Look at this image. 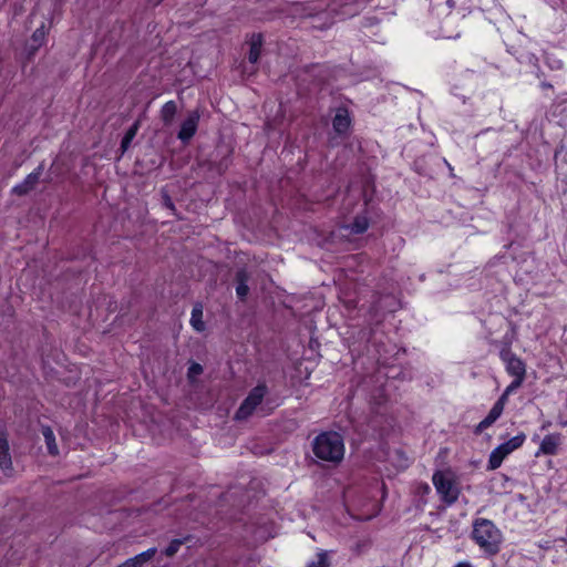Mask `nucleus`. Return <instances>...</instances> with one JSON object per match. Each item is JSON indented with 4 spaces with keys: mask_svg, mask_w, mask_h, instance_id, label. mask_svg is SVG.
I'll return each mask as SVG.
<instances>
[{
    "mask_svg": "<svg viewBox=\"0 0 567 567\" xmlns=\"http://www.w3.org/2000/svg\"><path fill=\"white\" fill-rule=\"evenodd\" d=\"M360 258H361V255H358V254H357V257H355L357 266L361 262V261H360Z\"/></svg>",
    "mask_w": 567,
    "mask_h": 567,
    "instance_id": "nucleus-40",
    "label": "nucleus"
},
{
    "mask_svg": "<svg viewBox=\"0 0 567 567\" xmlns=\"http://www.w3.org/2000/svg\"><path fill=\"white\" fill-rule=\"evenodd\" d=\"M455 567H472L470 563H458Z\"/></svg>",
    "mask_w": 567,
    "mask_h": 567,
    "instance_id": "nucleus-37",
    "label": "nucleus"
},
{
    "mask_svg": "<svg viewBox=\"0 0 567 567\" xmlns=\"http://www.w3.org/2000/svg\"><path fill=\"white\" fill-rule=\"evenodd\" d=\"M371 379L374 380L375 383H379L378 389L373 393L372 398L377 404H382L389 398L388 388L390 385V381L411 380L412 375L409 370L401 365H385L382 363L378 367Z\"/></svg>",
    "mask_w": 567,
    "mask_h": 567,
    "instance_id": "nucleus-3",
    "label": "nucleus"
},
{
    "mask_svg": "<svg viewBox=\"0 0 567 567\" xmlns=\"http://www.w3.org/2000/svg\"><path fill=\"white\" fill-rule=\"evenodd\" d=\"M163 0H147L148 3H151L152 6H158Z\"/></svg>",
    "mask_w": 567,
    "mask_h": 567,
    "instance_id": "nucleus-36",
    "label": "nucleus"
},
{
    "mask_svg": "<svg viewBox=\"0 0 567 567\" xmlns=\"http://www.w3.org/2000/svg\"><path fill=\"white\" fill-rule=\"evenodd\" d=\"M138 128H140V122L138 121L134 122L127 128V131L125 132V134H124V136L122 137V141H121V151H122V153H125L128 150V147L131 146L132 141L134 140V137L137 134Z\"/></svg>",
    "mask_w": 567,
    "mask_h": 567,
    "instance_id": "nucleus-21",
    "label": "nucleus"
},
{
    "mask_svg": "<svg viewBox=\"0 0 567 567\" xmlns=\"http://www.w3.org/2000/svg\"><path fill=\"white\" fill-rule=\"evenodd\" d=\"M472 539L489 557L497 555L503 540L502 532L487 518H476L473 522Z\"/></svg>",
    "mask_w": 567,
    "mask_h": 567,
    "instance_id": "nucleus-1",
    "label": "nucleus"
},
{
    "mask_svg": "<svg viewBox=\"0 0 567 567\" xmlns=\"http://www.w3.org/2000/svg\"><path fill=\"white\" fill-rule=\"evenodd\" d=\"M231 164V158L229 155L223 157L218 164L216 165V171L219 175H223Z\"/></svg>",
    "mask_w": 567,
    "mask_h": 567,
    "instance_id": "nucleus-29",
    "label": "nucleus"
},
{
    "mask_svg": "<svg viewBox=\"0 0 567 567\" xmlns=\"http://www.w3.org/2000/svg\"><path fill=\"white\" fill-rule=\"evenodd\" d=\"M267 393L268 386L265 382H259L254 386L235 412V420L245 421L249 419L256 409L264 402Z\"/></svg>",
    "mask_w": 567,
    "mask_h": 567,
    "instance_id": "nucleus-4",
    "label": "nucleus"
},
{
    "mask_svg": "<svg viewBox=\"0 0 567 567\" xmlns=\"http://www.w3.org/2000/svg\"><path fill=\"white\" fill-rule=\"evenodd\" d=\"M42 435L45 441V445L48 449V453L51 456H58L59 455V447L55 442V435L53 433V430L49 425H43L41 429Z\"/></svg>",
    "mask_w": 567,
    "mask_h": 567,
    "instance_id": "nucleus-18",
    "label": "nucleus"
},
{
    "mask_svg": "<svg viewBox=\"0 0 567 567\" xmlns=\"http://www.w3.org/2000/svg\"><path fill=\"white\" fill-rule=\"evenodd\" d=\"M350 125V117L346 110L339 109L332 120V127L338 134L344 133Z\"/></svg>",
    "mask_w": 567,
    "mask_h": 567,
    "instance_id": "nucleus-16",
    "label": "nucleus"
},
{
    "mask_svg": "<svg viewBox=\"0 0 567 567\" xmlns=\"http://www.w3.org/2000/svg\"><path fill=\"white\" fill-rule=\"evenodd\" d=\"M0 468L2 471L12 470V458L6 431H0Z\"/></svg>",
    "mask_w": 567,
    "mask_h": 567,
    "instance_id": "nucleus-12",
    "label": "nucleus"
},
{
    "mask_svg": "<svg viewBox=\"0 0 567 567\" xmlns=\"http://www.w3.org/2000/svg\"><path fill=\"white\" fill-rule=\"evenodd\" d=\"M279 404L280 403H276L271 399H267L266 402H265V406H262L261 410L265 411L266 408H267V411H266L265 414L268 415V414L272 413L274 409L279 406Z\"/></svg>",
    "mask_w": 567,
    "mask_h": 567,
    "instance_id": "nucleus-32",
    "label": "nucleus"
},
{
    "mask_svg": "<svg viewBox=\"0 0 567 567\" xmlns=\"http://www.w3.org/2000/svg\"><path fill=\"white\" fill-rule=\"evenodd\" d=\"M499 358L506 365V371L514 378H525L526 368L523 360L512 352L511 346L505 343L499 350Z\"/></svg>",
    "mask_w": 567,
    "mask_h": 567,
    "instance_id": "nucleus-8",
    "label": "nucleus"
},
{
    "mask_svg": "<svg viewBox=\"0 0 567 567\" xmlns=\"http://www.w3.org/2000/svg\"><path fill=\"white\" fill-rule=\"evenodd\" d=\"M204 306L202 302H196L193 306L189 323L196 332H204L206 324L203 320Z\"/></svg>",
    "mask_w": 567,
    "mask_h": 567,
    "instance_id": "nucleus-15",
    "label": "nucleus"
},
{
    "mask_svg": "<svg viewBox=\"0 0 567 567\" xmlns=\"http://www.w3.org/2000/svg\"><path fill=\"white\" fill-rule=\"evenodd\" d=\"M117 567H135V565L132 561H130L128 558L124 563L120 564Z\"/></svg>",
    "mask_w": 567,
    "mask_h": 567,
    "instance_id": "nucleus-35",
    "label": "nucleus"
},
{
    "mask_svg": "<svg viewBox=\"0 0 567 567\" xmlns=\"http://www.w3.org/2000/svg\"><path fill=\"white\" fill-rule=\"evenodd\" d=\"M249 52H248V61L251 64H256L261 55V49L264 45V35L262 33H252L248 40Z\"/></svg>",
    "mask_w": 567,
    "mask_h": 567,
    "instance_id": "nucleus-13",
    "label": "nucleus"
},
{
    "mask_svg": "<svg viewBox=\"0 0 567 567\" xmlns=\"http://www.w3.org/2000/svg\"><path fill=\"white\" fill-rule=\"evenodd\" d=\"M375 164L374 158H369L368 163L360 165V183L362 187V197L365 206H369L372 202L375 193V176L371 174L372 166ZM358 171V167H357Z\"/></svg>",
    "mask_w": 567,
    "mask_h": 567,
    "instance_id": "nucleus-7",
    "label": "nucleus"
},
{
    "mask_svg": "<svg viewBox=\"0 0 567 567\" xmlns=\"http://www.w3.org/2000/svg\"><path fill=\"white\" fill-rule=\"evenodd\" d=\"M379 512H380V505L377 501H373L371 503V508L367 514H364V513L357 514V520H369V519L375 517L379 514Z\"/></svg>",
    "mask_w": 567,
    "mask_h": 567,
    "instance_id": "nucleus-25",
    "label": "nucleus"
},
{
    "mask_svg": "<svg viewBox=\"0 0 567 567\" xmlns=\"http://www.w3.org/2000/svg\"><path fill=\"white\" fill-rule=\"evenodd\" d=\"M177 113V104L175 101H167L159 111L161 120L165 125H169Z\"/></svg>",
    "mask_w": 567,
    "mask_h": 567,
    "instance_id": "nucleus-19",
    "label": "nucleus"
},
{
    "mask_svg": "<svg viewBox=\"0 0 567 567\" xmlns=\"http://www.w3.org/2000/svg\"><path fill=\"white\" fill-rule=\"evenodd\" d=\"M316 457L330 463H339L344 456L343 437L334 431L318 434L312 443Z\"/></svg>",
    "mask_w": 567,
    "mask_h": 567,
    "instance_id": "nucleus-2",
    "label": "nucleus"
},
{
    "mask_svg": "<svg viewBox=\"0 0 567 567\" xmlns=\"http://www.w3.org/2000/svg\"><path fill=\"white\" fill-rule=\"evenodd\" d=\"M447 4L452 7V6L454 4V3H453V0H449V1H447Z\"/></svg>",
    "mask_w": 567,
    "mask_h": 567,
    "instance_id": "nucleus-43",
    "label": "nucleus"
},
{
    "mask_svg": "<svg viewBox=\"0 0 567 567\" xmlns=\"http://www.w3.org/2000/svg\"><path fill=\"white\" fill-rule=\"evenodd\" d=\"M157 549L155 547L148 548L147 550L130 558V561H132L135 567H143V565L147 561H150L156 554Z\"/></svg>",
    "mask_w": 567,
    "mask_h": 567,
    "instance_id": "nucleus-23",
    "label": "nucleus"
},
{
    "mask_svg": "<svg viewBox=\"0 0 567 567\" xmlns=\"http://www.w3.org/2000/svg\"><path fill=\"white\" fill-rule=\"evenodd\" d=\"M199 112L193 111L182 122L179 131L177 133V137L183 142H189L197 132L198 123H199Z\"/></svg>",
    "mask_w": 567,
    "mask_h": 567,
    "instance_id": "nucleus-10",
    "label": "nucleus"
},
{
    "mask_svg": "<svg viewBox=\"0 0 567 567\" xmlns=\"http://www.w3.org/2000/svg\"><path fill=\"white\" fill-rule=\"evenodd\" d=\"M524 380L525 378H514L513 382L505 389V392L511 394L523 384Z\"/></svg>",
    "mask_w": 567,
    "mask_h": 567,
    "instance_id": "nucleus-31",
    "label": "nucleus"
},
{
    "mask_svg": "<svg viewBox=\"0 0 567 567\" xmlns=\"http://www.w3.org/2000/svg\"><path fill=\"white\" fill-rule=\"evenodd\" d=\"M351 393H352V386L350 385L349 386V396L351 395Z\"/></svg>",
    "mask_w": 567,
    "mask_h": 567,
    "instance_id": "nucleus-44",
    "label": "nucleus"
},
{
    "mask_svg": "<svg viewBox=\"0 0 567 567\" xmlns=\"http://www.w3.org/2000/svg\"><path fill=\"white\" fill-rule=\"evenodd\" d=\"M206 1H207V0H199V1H198V4H199V6H204V4L206 3Z\"/></svg>",
    "mask_w": 567,
    "mask_h": 567,
    "instance_id": "nucleus-41",
    "label": "nucleus"
},
{
    "mask_svg": "<svg viewBox=\"0 0 567 567\" xmlns=\"http://www.w3.org/2000/svg\"><path fill=\"white\" fill-rule=\"evenodd\" d=\"M164 205L166 208H168L173 212H175V209H176L173 200L171 199V197L168 195L164 196Z\"/></svg>",
    "mask_w": 567,
    "mask_h": 567,
    "instance_id": "nucleus-34",
    "label": "nucleus"
},
{
    "mask_svg": "<svg viewBox=\"0 0 567 567\" xmlns=\"http://www.w3.org/2000/svg\"><path fill=\"white\" fill-rule=\"evenodd\" d=\"M503 411L502 408L494 404L488 414L477 424L475 433H481L489 427L502 415Z\"/></svg>",
    "mask_w": 567,
    "mask_h": 567,
    "instance_id": "nucleus-17",
    "label": "nucleus"
},
{
    "mask_svg": "<svg viewBox=\"0 0 567 567\" xmlns=\"http://www.w3.org/2000/svg\"><path fill=\"white\" fill-rule=\"evenodd\" d=\"M204 371L202 364L197 362H192L187 369V378L189 381H193L197 375L202 374Z\"/></svg>",
    "mask_w": 567,
    "mask_h": 567,
    "instance_id": "nucleus-27",
    "label": "nucleus"
},
{
    "mask_svg": "<svg viewBox=\"0 0 567 567\" xmlns=\"http://www.w3.org/2000/svg\"><path fill=\"white\" fill-rule=\"evenodd\" d=\"M47 33L48 30L45 23H42L39 28L34 30L31 37V40L33 42V45L31 47L32 51L38 50L44 43Z\"/></svg>",
    "mask_w": 567,
    "mask_h": 567,
    "instance_id": "nucleus-22",
    "label": "nucleus"
},
{
    "mask_svg": "<svg viewBox=\"0 0 567 567\" xmlns=\"http://www.w3.org/2000/svg\"><path fill=\"white\" fill-rule=\"evenodd\" d=\"M347 228H351V229L353 230V229H354V221L349 223V224H348V226H347Z\"/></svg>",
    "mask_w": 567,
    "mask_h": 567,
    "instance_id": "nucleus-39",
    "label": "nucleus"
},
{
    "mask_svg": "<svg viewBox=\"0 0 567 567\" xmlns=\"http://www.w3.org/2000/svg\"><path fill=\"white\" fill-rule=\"evenodd\" d=\"M231 164V158L229 155L223 157L218 164L216 165V171L219 175H223Z\"/></svg>",
    "mask_w": 567,
    "mask_h": 567,
    "instance_id": "nucleus-30",
    "label": "nucleus"
},
{
    "mask_svg": "<svg viewBox=\"0 0 567 567\" xmlns=\"http://www.w3.org/2000/svg\"><path fill=\"white\" fill-rule=\"evenodd\" d=\"M370 213L367 209L363 215L357 216V235L363 234L370 226L371 217L368 216Z\"/></svg>",
    "mask_w": 567,
    "mask_h": 567,
    "instance_id": "nucleus-24",
    "label": "nucleus"
},
{
    "mask_svg": "<svg viewBox=\"0 0 567 567\" xmlns=\"http://www.w3.org/2000/svg\"><path fill=\"white\" fill-rule=\"evenodd\" d=\"M444 162H445L446 166H449L452 169L450 163H447L446 159H444Z\"/></svg>",
    "mask_w": 567,
    "mask_h": 567,
    "instance_id": "nucleus-45",
    "label": "nucleus"
},
{
    "mask_svg": "<svg viewBox=\"0 0 567 567\" xmlns=\"http://www.w3.org/2000/svg\"><path fill=\"white\" fill-rule=\"evenodd\" d=\"M328 555L326 551L317 554L316 560L309 561L306 567H329Z\"/></svg>",
    "mask_w": 567,
    "mask_h": 567,
    "instance_id": "nucleus-26",
    "label": "nucleus"
},
{
    "mask_svg": "<svg viewBox=\"0 0 567 567\" xmlns=\"http://www.w3.org/2000/svg\"><path fill=\"white\" fill-rule=\"evenodd\" d=\"M235 281H236V295L240 301H245L248 292V281H249V274L246 269L241 268L237 270L235 275Z\"/></svg>",
    "mask_w": 567,
    "mask_h": 567,
    "instance_id": "nucleus-14",
    "label": "nucleus"
},
{
    "mask_svg": "<svg viewBox=\"0 0 567 567\" xmlns=\"http://www.w3.org/2000/svg\"><path fill=\"white\" fill-rule=\"evenodd\" d=\"M44 165L41 163L37 168H34L27 177L19 184L12 187V194L17 196H24L34 189L37 184L40 181V177L43 173Z\"/></svg>",
    "mask_w": 567,
    "mask_h": 567,
    "instance_id": "nucleus-9",
    "label": "nucleus"
},
{
    "mask_svg": "<svg viewBox=\"0 0 567 567\" xmlns=\"http://www.w3.org/2000/svg\"><path fill=\"white\" fill-rule=\"evenodd\" d=\"M375 333H377V330L373 328H370L368 331L367 330L360 331L361 339H365L367 342H373L374 344H377L378 342H381V340H378L375 338Z\"/></svg>",
    "mask_w": 567,
    "mask_h": 567,
    "instance_id": "nucleus-28",
    "label": "nucleus"
},
{
    "mask_svg": "<svg viewBox=\"0 0 567 567\" xmlns=\"http://www.w3.org/2000/svg\"><path fill=\"white\" fill-rule=\"evenodd\" d=\"M367 21H369L370 25L378 23V20L375 18H369L367 19Z\"/></svg>",
    "mask_w": 567,
    "mask_h": 567,
    "instance_id": "nucleus-38",
    "label": "nucleus"
},
{
    "mask_svg": "<svg viewBox=\"0 0 567 567\" xmlns=\"http://www.w3.org/2000/svg\"><path fill=\"white\" fill-rule=\"evenodd\" d=\"M436 492L441 495L446 505L454 504L460 494V489L454 480L446 473L436 471L432 477Z\"/></svg>",
    "mask_w": 567,
    "mask_h": 567,
    "instance_id": "nucleus-6",
    "label": "nucleus"
},
{
    "mask_svg": "<svg viewBox=\"0 0 567 567\" xmlns=\"http://www.w3.org/2000/svg\"><path fill=\"white\" fill-rule=\"evenodd\" d=\"M192 539H193V535H189V534L184 536L183 538L172 539L169 542V544L167 545V547L163 550V554L166 557H173L174 555L177 554V551L179 550L182 545L189 543Z\"/></svg>",
    "mask_w": 567,
    "mask_h": 567,
    "instance_id": "nucleus-20",
    "label": "nucleus"
},
{
    "mask_svg": "<svg viewBox=\"0 0 567 567\" xmlns=\"http://www.w3.org/2000/svg\"><path fill=\"white\" fill-rule=\"evenodd\" d=\"M355 247H357V250L360 248V240H359V238H357Z\"/></svg>",
    "mask_w": 567,
    "mask_h": 567,
    "instance_id": "nucleus-42",
    "label": "nucleus"
},
{
    "mask_svg": "<svg viewBox=\"0 0 567 567\" xmlns=\"http://www.w3.org/2000/svg\"><path fill=\"white\" fill-rule=\"evenodd\" d=\"M525 440L526 435L524 433H519L495 447L489 454L487 470L493 471L498 468L502 465L504 458L520 447Z\"/></svg>",
    "mask_w": 567,
    "mask_h": 567,
    "instance_id": "nucleus-5",
    "label": "nucleus"
},
{
    "mask_svg": "<svg viewBox=\"0 0 567 567\" xmlns=\"http://www.w3.org/2000/svg\"><path fill=\"white\" fill-rule=\"evenodd\" d=\"M561 444V435L559 433H551L546 435L540 442L539 449L536 452V456L555 455L558 452L559 445Z\"/></svg>",
    "mask_w": 567,
    "mask_h": 567,
    "instance_id": "nucleus-11",
    "label": "nucleus"
},
{
    "mask_svg": "<svg viewBox=\"0 0 567 567\" xmlns=\"http://www.w3.org/2000/svg\"><path fill=\"white\" fill-rule=\"evenodd\" d=\"M508 395L505 391L503 392V394L498 398V400L494 403L495 405H498V408H502V410H504V406L507 402V399H508Z\"/></svg>",
    "mask_w": 567,
    "mask_h": 567,
    "instance_id": "nucleus-33",
    "label": "nucleus"
}]
</instances>
